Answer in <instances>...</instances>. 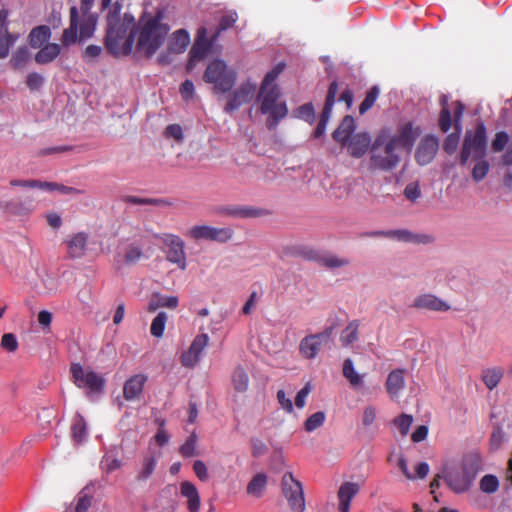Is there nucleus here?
Returning a JSON list of instances; mask_svg holds the SVG:
<instances>
[{
    "instance_id": "f257e3e1",
    "label": "nucleus",
    "mask_w": 512,
    "mask_h": 512,
    "mask_svg": "<svg viewBox=\"0 0 512 512\" xmlns=\"http://www.w3.org/2000/svg\"><path fill=\"white\" fill-rule=\"evenodd\" d=\"M107 9L105 46L114 56L128 55L134 44L135 19L128 13L121 17L122 4L119 1L111 3Z\"/></svg>"
},
{
    "instance_id": "f03ea898",
    "label": "nucleus",
    "mask_w": 512,
    "mask_h": 512,
    "mask_svg": "<svg viewBox=\"0 0 512 512\" xmlns=\"http://www.w3.org/2000/svg\"><path fill=\"white\" fill-rule=\"evenodd\" d=\"M398 149L395 140L392 138L391 130L382 128L377 133L370 148V169L380 171L395 169L401 161Z\"/></svg>"
},
{
    "instance_id": "7ed1b4c3",
    "label": "nucleus",
    "mask_w": 512,
    "mask_h": 512,
    "mask_svg": "<svg viewBox=\"0 0 512 512\" xmlns=\"http://www.w3.org/2000/svg\"><path fill=\"white\" fill-rule=\"evenodd\" d=\"M281 91L279 87L272 89L259 88L257 101L259 103V111L263 115H267L266 127L269 130L277 128L281 120L288 115V107L285 101L280 100Z\"/></svg>"
},
{
    "instance_id": "20e7f679",
    "label": "nucleus",
    "mask_w": 512,
    "mask_h": 512,
    "mask_svg": "<svg viewBox=\"0 0 512 512\" xmlns=\"http://www.w3.org/2000/svg\"><path fill=\"white\" fill-rule=\"evenodd\" d=\"M168 32V26L162 24L159 17L149 19L140 29L137 50L147 58L152 57L163 45Z\"/></svg>"
},
{
    "instance_id": "39448f33",
    "label": "nucleus",
    "mask_w": 512,
    "mask_h": 512,
    "mask_svg": "<svg viewBox=\"0 0 512 512\" xmlns=\"http://www.w3.org/2000/svg\"><path fill=\"white\" fill-rule=\"evenodd\" d=\"M237 73L221 59L211 61L203 74V81L213 85L215 93H227L236 83Z\"/></svg>"
},
{
    "instance_id": "423d86ee",
    "label": "nucleus",
    "mask_w": 512,
    "mask_h": 512,
    "mask_svg": "<svg viewBox=\"0 0 512 512\" xmlns=\"http://www.w3.org/2000/svg\"><path fill=\"white\" fill-rule=\"evenodd\" d=\"M480 469L479 456L469 455L464 458L461 470L449 472L445 476V481L455 493H463L470 488Z\"/></svg>"
},
{
    "instance_id": "0eeeda50",
    "label": "nucleus",
    "mask_w": 512,
    "mask_h": 512,
    "mask_svg": "<svg viewBox=\"0 0 512 512\" xmlns=\"http://www.w3.org/2000/svg\"><path fill=\"white\" fill-rule=\"evenodd\" d=\"M487 135L484 123L477 124L474 131L468 130L465 133L461 153L460 164L466 165L467 161L472 158L474 160L482 159L486 155Z\"/></svg>"
},
{
    "instance_id": "6e6552de",
    "label": "nucleus",
    "mask_w": 512,
    "mask_h": 512,
    "mask_svg": "<svg viewBox=\"0 0 512 512\" xmlns=\"http://www.w3.org/2000/svg\"><path fill=\"white\" fill-rule=\"evenodd\" d=\"M70 372L72 381L78 388L85 389L91 394H99L104 390V377L95 373L91 368L85 369L81 364L73 363Z\"/></svg>"
},
{
    "instance_id": "1a4fd4ad",
    "label": "nucleus",
    "mask_w": 512,
    "mask_h": 512,
    "mask_svg": "<svg viewBox=\"0 0 512 512\" xmlns=\"http://www.w3.org/2000/svg\"><path fill=\"white\" fill-rule=\"evenodd\" d=\"M281 491L293 512L305 511L303 486L291 472H286L281 479Z\"/></svg>"
},
{
    "instance_id": "9d476101",
    "label": "nucleus",
    "mask_w": 512,
    "mask_h": 512,
    "mask_svg": "<svg viewBox=\"0 0 512 512\" xmlns=\"http://www.w3.org/2000/svg\"><path fill=\"white\" fill-rule=\"evenodd\" d=\"M159 239L164 245L167 261L176 264L179 269L185 270L187 262L184 241L179 236L169 233L163 234Z\"/></svg>"
},
{
    "instance_id": "9b49d317",
    "label": "nucleus",
    "mask_w": 512,
    "mask_h": 512,
    "mask_svg": "<svg viewBox=\"0 0 512 512\" xmlns=\"http://www.w3.org/2000/svg\"><path fill=\"white\" fill-rule=\"evenodd\" d=\"M195 240H209L219 243H225L232 239L234 231L230 227L217 228L208 225L193 226L187 233Z\"/></svg>"
},
{
    "instance_id": "f8f14e48",
    "label": "nucleus",
    "mask_w": 512,
    "mask_h": 512,
    "mask_svg": "<svg viewBox=\"0 0 512 512\" xmlns=\"http://www.w3.org/2000/svg\"><path fill=\"white\" fill-rule=\"evenodd\" d=\"M333 333V327H327L324 331L310 334L304 337L299 344V352L305 359H314L324 342L328 341Z\"/></svg>"
},
{
    "instance_id": "ddd939ff",
    "label": "nucleus",
    "mask_w": 512,
    "mask_h": 512,
    "mask_svg": "<svg viewBox=\"0 0 512 512\" xmlns=\"http://www.w3.org/2000/svg\"><path fill=\"white\" fill-rule=\"evenodd\" d=\"M256 89V84L250 80L243 82L227 97L224 111L226 113H232L233 111L238 110L242 105L249 103L253 99Z\"/></svg>"
},
{
    "instance_id": "4468645a",
    "label": "nucleus",
    "mask_w": 512,
    "mask_h": 512,
    "mask_svg": "<svg viewBox=\"0 0 512 512\" xmlns=\"http://www.w3.org/2000/svg\"><path fill=\"white\" fill-rule=\"evenodd\" d=\"M454 106V127L456 132L450 133L446 136L443 142V150L447 154H453L456 152L459 140H460V130H461V121L464 114L465 106L460 101H456L453 103Z\"/></svg>"
},
{
    "instance_id": "2eb2a0df",
    "label": "nucleus",
    "mask_w": 512,
    "mask_h": 512,
    "mask_svg": "<svg viewBox=\"0 0 512 512\" xmlns=\"http://www.w3.org/2000/svg\"><path fill=\"white\" fill-rule=\"evenodd\" d=\"M208 343L209 336L206 333L197 335L193 339L189 349L181 355V364L188 368L194 367L198 363L200 355Z\"/></svg>"
},
{
    "instance_id": "dca6fc26",
    "label": "nucleus",
    "mask_w": 512,
    "mask_h": 512,
    "mask_svg": "<svg viewBox=\"0 0 512 512\" xmlns=\"http://www.w3.org/2000/svg\"><path fill=\"white\" fill-rule=\"evenodd\" d=\"M439 149V140L434 135H426L419 143L415 159L420 165H427L435 158Z\"/></svg>"
},
{
    "instance_id": "f3484780",
    "label": "nucleus",
    "mask_w": 512,
    "mask_h": 512,
    "mask_svg": "<svg viewBox=\"0 0 512 512\" xmlns=\"http://www.w3.org/2000/svg\"><path fill=\"white\" fill-rule=\"evenodd\" d=\"M420 132L419 127H414L412 122H407L399 128L397 134L392 133V138L399 149H411Z\"/></svg>"
},
{
    "instance_id": "a211bd4d",
    "label": "nucleus",
    "mask_w": 512,
    "mask_h": 512,
    "mask_svg": "<svg viewBox=\"0 0 512 512\" xmlns=\"http://www.w3.org/2000/svg\"><path fill=\"white\" fill-rule=\"evenodd\" d=\"M219 212L225 216L241 219L258 218L267 214V212L262 208L247 205L225 206L222 207Z\"/></svg>"
},
{
    "instance_id": "6ab92c4d",
    "label": "nucleus",
    "mask_w": 512,
    "mask_h": 512,
    "mask_svg": "<svg viewBox=\"0 0 512 512\" xmlns=\"http://www.w3.org/2000/svg\"><path fill=\"white\" fill-rule=\"evenodd\" d=\"M147 376L144 374H136L128 378L123 385V397L127 401L140 399Z\"/></svg>"
},
{
    "instance_id": "aec40b11",
    "label": "nucleus",
    "mask_w": 512,
    "mask_h": 512,
    "mask_svg": "<svg viewBox=\"0 0 512 512\" xmlns=\"http://www.w3.org/2000/svg\"><path fill=\"white\" fill-rule=\"evenodd\" d=\"M412 307L416 309H426L437 312H445L450 309L448 303L429 293L417 296L413 301Z\"/></svg>"
},
{
    "instance_id": "412c9836",
    "label": "nucleus",
    "mask_w": 512,
    "mask_h": 512,
    "mask_svg": "<svg viewBox=\"0 0 512 512\" xmlns=\"http://www.w3.org/2000/svg\"><path fill=\"white\" fill-rule=\"evenodd\" d=\"M361 486L355 482H344L339 487L337 498L339 512H350L352 499L360 492Z\"/></svg>"
},
{
    "instance_id": "4be33fe9",
    "label": "nucleus",
    "mask_w": 512,
    "mask_h": 512,
    "mask_svg": "<svg viewBox=\"0 0 512 512\" xmlns=\"http://www.w3.org/2000/svg\"><path fill=\"white\" fill-rule=\"evenodd\" d=\"M405 373L406 370L402 368H397L392 370L386 379L385 388L388 395L392 398H398L401 391L405 388Z\"/></svg>"
},
{
    "instance_id": "5701e85b",
    "label": "nucleus",
    "mask_w": 512,
    "mask_h": 512,
    "mask_svg": "<svg viewBox=\"0 0 512 512\" xmlns=\"http://www.w3.org/2000/svg\"><path fill=\"white\" fill-rule=\"evenodd\" d=\"M371 137L368 133L362 132L353 135L345 146L349 154L354 158H361L371 148Z\"/></svg>"
},
{
    "instance_id": "b1692460",
    "label": "nucleus",
    "mask_w": 512,
    "mask_h": 512,
    "mask_svg": "<svg viewBox=\"0 0 512 512\" xmlns=\"http://www.w3.org/2000/svg\"><path fill=\"white\" fill-rule=\"evenodd\" d=\"M205 33V28H202L198 31V38L195 40L193 46L190 49V59L187 65L189 70L192 69L193 62L202 60L210 50L211 44L206 39H204Z\"/></svg>"
},
{
    "instance_id": "393cba45",
    "label": "nucleus",
    "mask_w": 512,
    "mask_h": 512,
    "mask_svg": "<svg viewBox=\"0 0 512 512\" xmlns=\"http://www.w3.org/2000/svg\"><path fill=\"white\" fill-rule=\"evenodd\" d=\"M342 374L344 378L349 382L352 389L360 391L364 388V375L359 374L355 368L352 359L347 358L343 362Z\"/></svg>"
},
{
    "instance_id": "a878e982",
    "label": "nucleus",
    "mask_w": 512,
    "mask_h": 512,
    "mask_svg": "<svg viewBox=\"0 0 512 512\" xmlns=\"http://www.w3.org/2000/svg\"><path fill=\"white\" fill-rule=\"evenodd\" d=\"M88 235L85 232H79L73 235L67 241V251L71 258H81L86 251Z\"/></svg>"
},
{
    "instance_id": "bb28decb",
    "label": "nucleus",
    "mask_w": 512,
    "mask_h": 512,
    "mask_svg": "<svg viewBox=\"0 0 512 512\" xmlns=\"http://www.w3.org/2000/svg\"><path fill=\"white\" fill-rule=\"evenodd\" d=\"M180 493L187 498L189 512H199L201 501L196 486L189 481H183L180 484Z\"/></svg>"
},
{
    "instance_id": "cd10ccee",
    "label": "nucleus",
    "mask_w": 512,
    "mask_h": 512,
    "mask_svg": "<svg viewBox=\"0 0 512 512\" xmlns=\"http://www.w3.org/2000/svg\"><path fill=\"white\" fill-rule=\"evenodd\" d=\"M355 130V120L352 116L347 115L343 118L340 125L333 132L332 137L335 141L346 145L348 140L352 137Z\"/></svg>"
},
{
    "instance_id": "c85d7f7f",
    "label": "nucleus",
    "mask_w": 512,
    "mask_h": 512,
    "mask_svg": "<svg viewBox=\"0 0 512 512\" xmlns=\"http://www.w3.org/2000/svg\"><path fill=\"white\" fill-rule=\"evenodd\" d=\"M78 33V9L73 6L70 8V25L63 31L62 43L65 46H70L77 41Z\"/></svg>"
},
{
    "instance_id": "c756f323",
    "label": "nucleus",
    "mask_w": 512,
    "mask_h": 512,
    "mask_svg": "<svg viewBox=\"0 0 512 512\" xmlns=\"http://www.w3.org/2000/svg\"><path fill=\"white\" fill-rule=\"evenodd\" d=\"M51 37V30L46 25L33 28L29 34V44L32 48H41Z\"/></svg>"
},
{
    "instance_id": "7c9ffc66",
    "label": "nucleus",
    "mask_w": 512,
    "mask_h": 512,
    "mask_svg": "<svg viewBox=\"0 0 512 512\" xmlns=\"http://www.w3.org/2000/svg\"><path fill=\"white\" fill-rule=\"evenodd\" d=\"M190 43L189 33L184 29L176 30L169 42V50L173 53H183Z\"/></svg>"
},
{
    "instance_id": "2f4dec72",
    "label": "nucleus",
    "mask_w": 512,
    "mask_h": 512,
    "mask_svg": "<svg viewBox=\"0 0 512 512\" xmlns=\"http://www.w3.org/2000/svg\"><path fill=\"white\" fill-rule=\"evenodd\" d=\"M337 93H338V83H337V81H332L328 88L324 108L322 110L319 122L325 123V124L328 123L333 105L336 100Z\"/></svg>"
},
{
    "instance_id": "473e14b6",
    "label": "nucleus",
    "mask_w": 512,
    "mask_h": 512,
    "mask_svg": "<svg viewBox=\"0 0 512 512\" xmlns=\"http://www.w3.org/2000/svg\"><path fill=\"white\" fill-rule=\"evenodd\" d=\"M60 51V45L56 43H48L41 47V49L36 53L35 61L41 65L50 63L60 54Z\"/></svg>"
},
{
    "instance_id": "72a5a7b5",
    "label": "nucleus",
    "mask_w": 512,
    "mask_h": 512,
    "mask_svg": "<svg viewBox=\"0 0 512 512\" xmlns=\"http://www.w3.org/2000/svg\"><path fill=\"white\" fill-rule=\"evenodd\" d=\"M178 303L179 299L177 296H168L155 293L153 294V298L149 303V311H155L161 307L175 309L178 306Z\"/></svg>"
},
{
    "instance_id": "f704fd0d",
    "label": "nucleus",
    "mask_w": 512,
    "mask_h": 512,
    "mask_svg": "<svg viewBox=\"0 0 512 512\" xmlns=\"http://www.w3.org/2000/svg\"><path fill=\"white\" fill-rule=\"evenodd\" d=\"M374 237H394L400 241L405 242H420L418 236L413 235L407 230H391V231H375L369 234Z\"/></svg>"
},
{
    "instance_id": "c9c22d12",
    "label": "nucleus",
    "mask_w": 512,
    "mask_h": 512,
    "mask_svg": "<svg viewBox=\"0 0 512 512\" xmlns=\"http://www.w3.org/2000/svg\"><path fill=\"white\" fill-rule=\"evenodd\" d=\"M441 111L439 116V127L442 132L446 133L450 130L452 123L454 124V117L452 118L451 110L448 105L446 96H442L440 100Z\"/></svg>"
},
{
    "instance_id": "e433bc0d",
    "label": "nucleus",
    "mask_w": 512,
    "mask_h": 512,
    "mask_svg": "<svg viewBox=\"0 0 512 512\" xmlns=\"http://www.w3.org/2000/svg\"><path fill=\"white\" fill-rule=\"evenodd\" d=\"M504 371L501 367L487 368L482 371V381L489 390L494 389L502 379Z\"/></svg>"
},
{
    "instance_id": "4c0bfd02",
    "label": "nucleus",
    "mask_w": 512,
    "mask_h": 512,
    "mask_svg": "<svg viewBox=\"0 0 512 512\" xmlns=\"http://www.w3.org/2000/svg\"><path fill=\"white\" fill-rule=\"evenodd\" d=\"M157 466V460L153 456H146L137 472L136 480L138 482L147 481L154 473Z\"/></svg>"
},
{
    "instance_id": "58836bf2",
    "label": "nucleus",
    "mask_w": 512,
    "mask_h": 512,
    "mask_svg": "<svg viewBox=\"0 0 512 512\" xmlns=\"http://www.w3.org/2000/svg\"><path fill=\"white\" fill-rule=\"evenodd\" d=\"M97 16L95 14L83 15L82 22L79 26V36L81 39L90 38L96 28Z\"/></svg>"
},
{
    "instance_id": "ea45409f",
    "label": "nucleus",
    "mask_w": 512,
    "mask_h": 512,
    "mask_svg": "<svg viewBox=\"0 0 512 512\" xmlns=\"http://www.w3.org/2000/svg\"><path fill=\"white\" fill-rule=\"evenodd\" d=\"M267 485V476L264 473H257L247 485V493L256 497L262 495Z\"/></svg>"
},
{
    "instance_id": "a19ab883",
    "label": "nucleus",
    "mask_w": 512,
    "mask_h": 512,
    "mask_svg": "<svg viewBox=\"0 0 512 512\" xmlns=\"http://www.w3.org/2000/svg\"><path fill=\"white\" fill-rule=\"evenodd\" d=\"M359 326L360 323L358 320H353L346 326L340 336V341L343 346H349L357 341Z\"/></svg>"
},
{
    "instance_id": "79ce46f5",
    "label": "nucleus",
    "mask_w": 512,
    "mask_h": 512,
    "mask_svg": "<svg viewBox=\"0 0 512 512\" xmlns=\"http://www.w3.org/2000/svg\"><path fill=\"white\" fill-rule=\"evenodd\" d=\"M285 68V64L283 62L277 63L264 77L260 87L272 89L274 87H278L275 83L278 76L282 73Z\"/></svg>"
},
{
    "instance_id": "37998d69",
    "label": "nucleus",
    "mask_w": 512,
    "mask_h": 512,
    "mask_svg": "<svg viewBox=\"0 0 512 512\" xmlns=\"http://www.w3.org/2000/svg\"><path fill=\"white\" fill-rule=\"evenodd\" d=\"M232 382L235 390L245 392L249 386V376L243 368L237 367L233 373Z\"/></svg>"
},
{
    "instance_id": "c03bdc74",
    "label": "nucleus",
    "mask_w": 512,
    "mask_h": 512,
    "mask_svg": "<svg viewBox=\"0 0 512 512\" xmlns=\"http://www.w3.org/2000/svg\"><path fill=\"white\" fill-rule=\"evenodd\" d=\"M350 261L346 258H340L333 254L322 255L319 264L323 267L335 269L349 265Z\"/></svg>"
},
{
    "instance_id": "a18cd8bd",
    "label": "nucleus",
    "mask_w": 512,
    "mask_h": 512,
    "mask_svg": "<svg viewBox=\"0 0 512 512\" xmlns=\"http://www.w3.org/2000/svg\"><path fill=\"white\" fill-rule=\"evenodd\" d=\"M73 440L80 444L87 436L86 422L82 416H78L71 427Z\"/></svg>"
},
{
    "instance_id": "49530a36",
    "label": "nucleus",
    "mask_w": 512,
    "mask_h": 512,
    "mask_svg": "<svg viewBox=\"0 0 512 512\" xmlns=\"http://www.w3.org/2000/svg\"><path fill=\"white\" fill-rule=\"evenodd\" d=\"M168 316L165 312H159L156 317L152 320L150 333L156 338H160L164 334L166 322Z\"/></svg>"
},
{
    "instance_id": "de8ad7c7",
    "label": "nucleus",
    "mask_w": 512,
    "mask_h": 512,
    "mask_svg": "<svg viewBox=\"0 0 512 512\" xmlns=\"http://www.w3.org/2000/svg\"><path fill=\"white\" fill-rule=\"evenodd\" d=\"M30 57L27 47L18 48L10 59V64L14 69H21L28 62Z\"/></svg>"
},
{
    "instance_id": "09e8293b",
    "label": "nucleus",
    "mask_w": 512,
    "mask_h": 512,
    "mask_svg": "<svg viewBox=\"0 0 512 512\" xmlns=\"http://www.w3.org/2000/svg\"><path fill=\"white\" fill-rule=\"evenodd\" d=\"M294 116L305 120L308 123L315 121V110L312 103H306L294 110Z\"/></svg>"
},
{
    "instance_id": "8fccbe9b",
    "label": "nucleus",
    "mask_w": 512,
    "mask_h": 512,
    "mask_svg": "<svg viewBox=\"0 0 512 512\" xmlns=\"http://www.w3.org/2000/svg\"><path fill=\"white\" fill-rule=\"evenodd\" d=\"M197 436L192 433L186 441L180 446L179 453L182 457L189 458L195 456L196 453Z\"/></svg>"
},
{
    "instance_id": "3c124183",
    "label": "nucleus",
    "mask_w": 512,
    "mask_h": 512,
    "mask_svg": "<svg viewBox=\"0 0 512 512\" xmlns=\"http://www.w3.org/2000/svg\"><path fill=\"white\" fill-rule=\"evenodd\" d=\"M325 419L326 414L323 411H318L307 418L304 428L307 432H313L324 424Z\"/></svg>"
},
{
    "instance_id": "603ef678",
    "label": "nucleus",
    "mask_w": 512,
    "mask_h": 512,
    "mask_svg": "<svg viewBox=\"0 0 512 512\" xmlns=\"http://www.w3.org/2000/svg\"><path fill=\"white\" fill-rule=\"evenodd\" d=\"M379 96V89L377 86H373L366 93V96L359 106V113L363 115L366 113L375 103Z\"/></svg>"
},
{
    "instance_id": "864d4df0",
    "label": "nucleus",
    "mask_w": 512,
    "mask_h": 512,
    "mask_svg": "<svg viewBox=\"0 0 512 512\" xmlns=\"http://www.w3.org/2000/svg\"><path fill=\"white\" fill-rule=\"evenodd\" d=\"M16 37L12 35L8 30L0 32V58H6L9 54L10 47L15 42Z\"/></svg>"
},
{
    "instance_id": "5fc2aeb1",
    "label": "nucleus",
    "mask_w": 512,
    "mask_h": 512,
    "mask_svg": "<svg viewBox=\"0 0 512 512\" xmlns=\"http://www.w3.org/2000/svg\"><path fill=\"white\" fill-rule=\"evenodd\" d=\"M499 481L495 475L487 474L480 480V489L482 492L492 494L498 490Z\"/></svg>"
},
{
    "instance_id": "6e6d98bb",
    "label": "nucleus",
    "mask_w": 512,
    "mask_h": 512,
    "mask_svg": "<svg viewBox=\"0 0 512 512\" xmlns=\"http://www.w3.org/2000/svg\"><path fill=\"white\" fill-rule=\"evenodd\" d=\"M489 172V163L482 159H478L472 170V178L474 181L479 182L486 177Z\"/></svg>"
},
{
    "instance_id": "4d7b16f0",
    "label": "nucleus",
    "mask_w": 512,
    "mask_h": 512,
    "mask_svg": "<svg viewBox=\"0 0 512 512\" xmlns=\"http://www.w3.org/2000/svg\"><path fill=\"white\" fill-rule=\"evenodd\" d=\"M143 257V251L140 247L133 244L129 245L124 254V260L127 264H135Z\"/></svg>"
},
{
    "instance_id": "13d9d810",
    "label": "nucleus",
    "mask_w": 512,
    "mask_h": 512,
    "mask_svg": "<svg viewBox=\"0 0 512 512\" xmlns=\"http://www.w3.org/2000/svg\"><path fill=\"white\" fill-rule=\"evenodd\" d=\"M413 423V417L408 414H401L394 420L395 426L398 428L400 434L402 436H406L409 432V429Z\"/></svg>"
},
{
    "instance_id": "bf43d9fd",
    "label": "nucleus",
    "mask_w": 512,
    "mask_h": 512,
    "mask_svg": "<svg viewBox=\"0 0 512 512\" xmlns=\"http://www.w3.org/2000/svg\"><path fill=\"white\" fill-rule=\"evenodd\" d=\"M0 346L7 352H15L18 349L17 337L13 333H5L1 338Z\"/></svg>"
},
{
    "instance_id": "052dcab7",
    "label": "nucleus",
    "mask_w": 512,
    "mask_h": 512,
    "mask_svg": "<svg viewBox=\"0 0 512 512\" xmlns=\"http://www.w3.org/2000/svg\"><path fill=\"white\" fill-rule=\"evenodd\" d=\"M237 20H238V15L234 11H229V12L225 13L224 15H222V17L219 20V24H218V34L221 31H225V30L231 28L236 23Z\"/></svg>"
},
{
    "instance_id": "680f3d73",
    "label": "nucleus",
    "mask_w": 512,
    "mask_h": 512,
    "mask_svg": "<svg viewBox=\"0 0 512 512\" xmlns=\"http://www.w3.org/2000/svg\"><path fill=\"white\" fill-rule=\"evenodd\" d=\"M164 136L181 142L184 139L183 129L179 124H170L165 128Z\"/></svg>"
},
{
    "instance_id": "e2e57ef3",
    "label": "nucleus",
    "mask_w": 512,
    "mask_h": 512,
    "mask_svg": "<svg viewBox=\"0 0 512 512\" xmlns=\"http://www.w3.org/2000/svg\"><path fill=\"white\" fill-rule=\"evenodd\" d=\"M44 84V78L37 72L29 73L26 77V85L31 91H36Z\"/></svg>"
},
{
    "instance_id": "0e129e2a",
    "label": "nucleus",
    "mask_w": 512,
    "mask_h": 512,
    "mask_svg": "<svg viewBox=\"0 0 512 512\" xmlns=\"http://www.w3.org/2000/svg\"><path fill=\"white\" fill-rule=\"evenodd\" d=\"M509 136L505 131L497 132L495 138L492 141V149L495 152L502 151L508 144Z\"/></svg>"
},
{
    "instance_id": "69168bd1",
    "label": "nucleus",
    "mask_w": 512,
    "mask_h": 512,
    "mask_svg": "<svg viewBox=\"0 0 512 512\" xmlns=\"http://www.w3.org/2000/svg\"><path fill=\"white\" fill-rule=\"evenodd\" d=\"M193 471L200 481L206 482L208 480V478H209L208 469L202 460L194 461Z\"/></svg>"
},
{
    "instance_id": "338daca9",
    "label": "nucleus",
    "mask_w": 512,
    "mask_h": 512,
    "mask_svg": "<svg viewBox=\"0 0 512 512\" xmlns=\"http://www.w3.org/2000/svg\"><path fill=\"white\" fill-rule=\"evenodd\" d=\"M404 195L408 200L412 202L416 201L421 195L419 183H409L404 189Z\"/></svg>"
},
{
    "instance_id": "774afa93",
    "label": "nucleus",
    "mask_w": 512,
    "mask_h": 512,
    "mask_svg": "<svg viewBox=\"0 0 512 512\" xmlns=\"http://www.w3.org/2000/svg\"><path fill=\"white\" fill-rule=\"evenodd\" d=\"M180 94L184 101H189L194 97L195 88L191 80L186 79L180 86Z\"/></svg>"
}]
</instances>
